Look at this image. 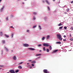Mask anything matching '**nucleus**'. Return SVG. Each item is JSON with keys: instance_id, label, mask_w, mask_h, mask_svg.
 I'll return each mask as SVG.
<instances>
[{"instance_id": "1", "label": "nucleus", "mask_w": 73, "mask_h": 73, "mask_svg": "<svg viewBox=\"0 0 73 73\" xmlns=\"http://www.w3.org/2000/svg\"><path fill=\"white\" fill-rule=\"evenodd\" d=\"M57 38H59V40H62V38H61V35L57 34Z\"/></svg>"}, {"instance_id": "2", "label": "nucleus", "mask_w": 73, "mask_h": 73, "mask_svg": "<svg viewBox=\"0 0 73 73\" xmlns=\"http://www.w3.org/2000/svg\"><path fill=\"white\" fill-rule=\"evenodd\" d=\"M4 8V6H3V7L0 9V12L1 13L3 12V9Z\"/></svg>"}, {"instance_id": "3", "label": "nucleus", "mask_w": 73, "mask_h": 73, "mask_svg": "<svg viewBox=\"0 0 73 73\" xmlns=\"http://www.w3.org/2000/svg\"><path fill=\"white\" fill-rule=\"evenodd\" d=\"M43 45L44 46H46V47H47V46H49V44H48L46 43H43Z\"/></svg>"}, {"instance_id": "4", "label": "nucleus", "mask_w": 73, "mask_h": 73, "mask_svg": "<svg viewBox=\"0 0 73 73\" xmlns=\"http://www.w3.org/2000/svg\"><path fill=\"white\" fill-rule=\"evenodd\" d=\"M43 71L44 73H49V72L48 71V70H46V69L44 70Z\"/></svg>"}, {"instance_id": "5", "label": "nucleus", "mask_w": 73, "mask_h": 73, "mask_svg": "<svg viewBox=\"0 0 73 73\" xmlns=\"http://www.w3.org/2000/svg\"><path fill=\"white\" fill-rule=\"evenodd\" d=\"M23 46L25 47H28L29 46V44H23Z\"/></svg>"}, {"instance_id": "6", "label": "nucleus", "mask_w": 73, "mask_h": 73, "mask_svg": "<svg viewBox=\"0 0 73 73\" xmlns=\"http://www.w3.org/2000/svg\"><path fill=\"white\" fill-rule=\"evenodd\" d=\"M9 72L11 73H15V72L14 70H11L9 71Z\"/></svg>"}, {"instance_id": "7", "label": "nucleus", "mask_w": 73, "mask_h": 73, "mask_svg": "<svg viewBox=\"0 0 73 73\" xmlns=\"http://www.w3.org/2000/svg\"><path fill=\"white\" fill-rule=\"evenodd\" d=\"M28 49H29V50H35V48H28Z\"/></svg>"}, {"instance_id": "8", "label": "nucleus", "mask_w": 73, "mask_h": 73, "mask_svg": "<svg viewBox=\"0 0 73 73\" xmlns=\"http://www.w3.org/2000/svg\"><path fill=\"white\" fill-rule=\"evenodd\" d=\"M45 2H46V3L48 4V5H49V4H50V3H49V1H48V0H45Z\"/></svg>"}, {"instance_id": "9", "label": "nucleus", "mask_w": 73, "mask_h": 73, "mask_svg": "<svg viewBox=\"0 0 73 73\" xmlns=\"http://www.w3.org/2000/svg\"><path fill=\"white\" fill-rule=\"evenodd\" d=\"M58 51V50H56L54 51H53V52L52 53V54H53V53H56V52H57Z\"/></svg>"}, {"instance_id": "10", "label": "nucleus", "mask_w": 73, "mask_h": 73, "mask_svg": "<svg viewBox=\"0 0 73 73\" xmlns=\"http://www.w3.org/2000/svg\"><path fill=\"white\" fill-rule=\"evenodd\" d=\"M49 37H50V36L49 35H48L46 36V39L47 40H48L49 38Z\"/></svg>"}, {"instance_id": "11", "label": "nucleus", "mask_w": 73, "mask_h": 73, "mask_svg": "<svg viewBox=\"0 0 73 73\" xmlns=\"http://www.w3.org/2000/svg\"><path fill=\"white\" fill-rule=\"evenodd\" d=\"M13 60H16L17 58H16V56H13Z\"/></svg>"}, {"instance_id": "12", "label": "nucleus", "mask_w": 73, "mask_h": 73, "mask_svg": "<svg viewBox=\"0 0 73 73\" xmlns=\"http://www.w3.org/2000/svg\"><path fill=\"white\" fill-rule=\"evenodd\" d=\"M4 35L6 37H7V38H8L9 37V36L7 34H5Z\"/></svg>"}, {"instance_id": "13", "label": "nucleus", "mask_w": 73, "mask_h": 73, "mask_svg": "<svg viewBox=\"0 0 73 73\" xmlns=\"http://www.w3.org/2000/svg\"><path fill=\"white\" fill-rule=\"evenodd\" d=\"M49 47L50 50H52V46L50 45H49Z\"/></svg>"}, {"instance_id": "14", "label": "nucleus", "mask_w": 73, "mask_h": 73, "mask_svg": "<svg viewBox=\"0 0 73 73\" xmlns=\"http://www.w3.org/2000/svg\"><path fill=\"white\" fill-rule=\"evenodd\" d=\"M5 48L6 51H8V50H8V48H7V47H5Z\"/></svg>"}, {"instance_id": "15", "label": "nucleus", "mask_w": 73, "mask_h": 73, "mask_svg": "<svg viewBox=\"0 0 73 73\" xmlns=\"http://www.w3.org/2000/svg\"><path fill=\"white\" fill-rule=\"evenodd\" d=\"M18 68L19 69H22V67H21V66H18Z\"/></svg>"}, {"instance_id": "16", "label": "nucleus", "mask_w": 73, "mask_h": 73, "mask_svg": "<svg viewBox=\"0 0 73 73\" xmlns=\"http://www.w3.org/2000/svg\"><path fill=\"white\" fill-rule=\"evenodd\" d=\"M56 44H61V42H56Z\"/></svg>"}, {"instance_id": "17", "label": "nucleus", "mask_w": 73, "mask_h": 73, "mask_svg": "<svg viewBox=\"0 0 73 73\" xmlns=\"http://www.w3.org/2000/svg\"><path fill=\"white\" fill-rule=\"evenodd\" d=\"M0 35L1 36H3V33L2 32H0Z\"/></svg>"}, {"instance_id": "18", "label": "nucleus", "mask_w": 73, "mask_h": 73, "mask_svg": "<svg viewBox=\"0 0 73 73\" xmlns=\"http://www.w3.org/2000/svg\"><path fill=\"white\" fill-rule=\"evenodd\" d=\"M37 27V25H35L34 26H33V28H35Z\"/></svg>"}, {"instance_id": "19", "label": "nucleus", "mask_w": 73, "mask_h": 73, "mask_svg": "<svg viewBox=\"0 0 73 73\" xmlns=\"http://www.w3.org/2000/svg\"><path fill=\"white\" fill-rule=\"evenodd\" d=\"M47 9L48 11H50V8H49V6H47Z\"/></svg>"}, {"instance_id": "20", "label": "nucleus", "mask_w": 73, "mask_h": 73, "mask_svg": "<svg viewBox=\"0 0 73 73\" xmlns=\"http://www.w3.org/2000/svg\"><path fill=\"white\" fill-rule=\"evenodd\" d=\"M41 54H36V56H41Z\"/></svg>"}, {"instance_id": "21", "label": "nucleus", "mask_w": 73, "mask_h": 73, "mask_svg": "<svg viewBox=\"0 0 73 73\" xmlns=\"http://www.w3.org/2000/svg\"><path fill=\"white\" fill-rule=\"evenodd\" d=\"M63 28V26H62L59 27V29H62Z\"/></svg>"}, {"instance_id": "22", "label": "nucleus", "mask_w": 73, "mask_h": 73, "mask_svg": "<svg viewBox=\"0 0 73 73\" xmlns=\"http://www.w3.org/2000/svg\"><path fill=\"white\" fill-rule=\"evenodd\" d=\"M43 50L44 51H45L46 50L45 49V47H44L43 48Z\"/></svg>"}, {"instance_id": "23", "label": "nucleus", "mask_w": 73, "mask_h": 73, "mask_svg": "<svg viewBox=\"0 0 73 73\" xmlns=\"http://www.w3.org/2000/svg\"><path fill=\"white\" fill-rule=\"evenodd\" d=\"M42 40H44L45 39V37H43L41 38Z\"/></svg>"}, {"instance_id": "24", "label": "nucleus", "mask_w": 73, "mask_h": 73, "mask_svg": "<svg viewBox=\"0 0 73 73\" xmlns=\"http://www.w3.org/2000/svg\"><path fill=\"white\" fill-rule=\"evenodd\" d=\"M38 27L40 30L41 29V26L40 25H38Z\"/></svg>"}, {"instance_id": "25", "label": "nucleus", "mask_w": 73, "mask_h": 73, "mask_svg": "<svg viewBox=\"0 0 73 73\" xmlns=\"http://www.w3.org/2000/svg\"><path fill=\"white\" fill-rule=\"evenodd\" d=\"M31 62L33 64H35V63H36V61H34L33 62Z\"/></svg>"}, {"instance_id": "26", "label": "nucleus", "mask_w": 73, "mask_h": 73, "mask_svg": "<svg viewBox=\"0 0 73 73\" xmlns=\"http://www.w3.org/2000/svg\"><path fill=\"white\" fill-rule=\"evenodd\" d=\"M33 15H37V13L36 12H34L33 13Z\"/></svg>"}, {"instance_id": "27", "label": "nucleus", "mask_w": 73, "mask_h": 73, "mask_svg": "<svg viewBox=\"0 0 73 73\" xmlns=\"http://www.w3.org/2000/svg\"><path fill=\"white\" fill-rule=\"evenodd\" d=\"M46 51L47 52H49V50L48 49H47L46 50Z\"/></svg>"}, {"instance_id": "28", "label": "nucleus", "mask_w": 73, "mask_h": 73, "mask_svg": "<svg viewBox=\"0 0 73 73\" xmlns=\"http://www.w3.org/2000/svg\"><path fill=\"white\" fill-rule=\"evenodd\" d=\"M19 72V70H17L15 71V73H17Z\"/></svg>"}, {"instance_id": "29", "label": "nucleus", "mask_w": 73, "mask_h": 73, "mask_svg": "<svg viewBox=\"0 0 73 73\" xmlns=\"http://www.w3.org/2000/svg\"><path fill=\"white\" fill-rule=\"evenodd\" d=\"M23 62H21L20 63H19V65H21V64H22Z\"/></svg>"}, {"instance_id": "30", "label": "nucleus", "mask_w": 73, "mask_h": 73, "mask_svg": "<svg viewBox=\"0 0 73 73\" xmlns=\"http://www.w3.org/2000/svg\"><path fill=\"white\" fill-rule=\"evenodd\" d=\"M6 21H7L8 20V17H7L6 19Z\"/></svg>"}, {"instance_id": "31", "label": "nucleus", "mask_w": 73, "mask_h": 73, "mask_svg": "<svg viewBox=\"0 0 73 73\" xmlns=\"http://www.w3.org/2000/svg\"><path fill=\"white\" fill-rule=\"evenodd\" d=\"M70 10V9H66V11L67 12H68Z\"/></svg>"}, {"instance_id": "32", "label": "nucleus", "mask_w": 73, "mask_h": 73, "mask_svg": "<svg viewBox=\"0 0 73 73\" xmlns=\"http://www.w3.org/2000/svg\"><path fill=\"white\" fill-rule=\"evenodd\" d=\"M2 43H3V44H5V40H3L2 41Z\"/></svg>"}, {"instance_id": "33", "label": "nucleus", "mask_w": 73, "mask_h": 73, "mask_svg": "<svg viewBox=\"0 0 73 73\" xmlns=\"http://www.w3.org/2000/svg\"><path fill=\"white\" fill-rule=\"evenodd\" d=\"M40 58V57H38L36 59V60H38Z\"/></svg>"}, {"instance_id": "34", "label": "nucleus", "mask_w": 73, "mask_h": 73, "mask_svg": "<svg viewBox=\"0 0 73 73\" xmlns=\"http://www.w3.org/2000/svg\"><path fill=\"white\" fill-rule=\"evenodd\" d=\"M61 25H62L61 23H59L58 25V26H61Z\"/></svg>"}, {"instance_id": "35", "label": "nucleus", "mask_w": 73, "mask_h": 73, "mask_svg": "<svg viewBox=\"0 0 73 73\" xmlns=\"http://www.w3.org/2000/svg\"><path fill=\"white\" fill-rule=\"evenodd\" d=\"M64 29H67V27H64Z\"/></svg>"}, {"instance_id": "36", "label": "nucleus", "mask_w": 73, "mask_h": 73, "mask_svg": "<svg viewBox=\"0 0 73 73\" xmlns=\"http://www.w3.org/2000/svg\"><path fill=\"white\" fill-rule=\"evenodd\" d=\"M42 45L41 44H38V46L39 47V46H41Z\"/></svg>"}, {"instance_id": "37", "label": "nucleus", "mask_w": 73, "mask_h": 73, "mask_svg": "<svg viewBox=\"0 0 73 73\" xmlns=\"http://www.w3.org/2000/svg\"><path fill=\"white\" fill-rule=\"evenodd\" d=\"M70 40H71V41H73V38H71L70 39Z\"/></svg>"}, {"instance_id": "38", "label": "nucleus", "mask_w": 73, "mask_h": 73, "mask_svg": "<svg viewBox=\"0 0 73 73\" xmlns=\"http://www.w3.org/2000/svg\"><path fill=\"white\" fill-rule=\"evenodd\" d=\"M11 38L13 37V34H12V35H11Z\"/></svg>"}, {"instance_id": "39", "label": "nucleus", "mask_w": 73, "mask_h": 73, "mask_svg": "<svg viewBox=\"0 0 73 73\" xmlns=\"http://www.w3.org/2000/svg\"><path fill=\"white\" fill-rule=\"evenodd\" d=\"M33 19L34 20H35L36 19V18L34 17L33 18Z\"/></svg>"}, {"instance_id": "40", "label": "nucleus", "mask_w": 73, "mask_h": 73, "mask_svg": "<svg viewBox=\"0 0 73 73\" xmlns=\"http://www.w3.org/2000/svg\"><path fill=\"white\" fill-rule=\"evenodd\" d=\"M31 65H32V66H34V64H31Z\"/></svg>"}, {"instance_id": "41", "label": "nucleus", "mask_w": 73, "mask_h": 73, "mask_svg": "<svg viewBox=\"0 0 73 73\" xmlns=\"http://www.w3.org/2000/svg\"><path fill=\"white\" fill-rule=\"evenodd\" d=\"M29 68L30 69H32V66H30L29 67Z\"/></svg>"}, {"instance_id": "42", "label": "nucleus", "mask_w": 73, "mask_h": 73, "mask_svg": "<svg viewBox=\"0 0 73 73\" xmlns=\"http://www.w3.org/2000/svg\"><path fill=\"white\" fill-rule=\"evenodd\" d=\"M29 30L28 29L27 30V32H29Z\"/></svg>"}, {"instance_id": "43", "label": "nucleus", "mask_w": 73, "mask_h": 73, "mask_svg": "<svg viewBox=\"0 0 73 73\" xmlns=\"http://www.w3.org/2000/svg\"><path fill=\"white\" fill-rule=\"evenodd\" d=\"M71 29H72V30H73V27H71Z\"/></svg>"}, {"instance_id": "44", "label": "nucleus", "mask_w": 73, "mask_h": 73, "mask_svg": "<svg viewBox=\"0 0 73 73\" xmlns=\"http://www.w3.org/2000/svg\"><path fill=\"white\" fill-rule=\"evenodd\" d=\"M10 28H12L13 29H14V28L13 27V26H11Z\"/></svg>"}, {"instance_id": "45", "label": "nucleus", "mask_w": 73, "mask_h": 73, "mask_svg": "<svg viewBox=\"0 0 73 73\" xmlns=\"http://www.w3.org/2000/svg\"><path fill=\"white\" fill-rule=\"evenodd\" d=\"M66 51H67L66 49L64 50V52H66Z\"/></svg>"}, {"instance_id": "46", "label": "nucleus", "mask_w": 73, "mask_h": 73, "mask_svg": "<svg viewBox=\"0 0 73 73\" xmlns=\"http://www.w3.org/2000/svg\"><path fill=\"white\" fill-rule=\"evenodd\" d=\"M70 37H72V35H71V34H70Z\"/></svg>"}, {"instance_id": "47", "label": "nucleus", "mask_w": 73, "mask_h": 73, "mask_svg": "<svg viewBox=\"0 0 73 73\" xmlns=\"http://www.w3.org/2000/svg\"><path fill=\"white\" fill-rule=\"evenodd\" d=\"M70 3H73V0L71 1L70 2Z\"/></svg>"}, {"instance_id": "48", "label": "nucleus", "mask_w": 73, "mask_h": 73, "mask_svg": "<svg viewBox=\"0 0 73 73\" xmlns=\"http://www.w3.org/2000/svg\"><path fill=\"white\" fill-rule=\"evenodd\" d=\"M0 67H3V66L1 65H0Z\"/></svg>"}, {"instance_id": "49", "label": "nucleus", "mask_w": 73, "mask_h": 73, "mask_svg": "<svg viewBox=\"0 0 73 73\" xmlns=\"http://www.w3.org/2000/svg\"><path fill=\"white\" fill-rule=\"evenodd\" d=\"M28 61H29V62H31V60H28Z\"/></svg>"}, {"instance_id": "50", "label": "nucleus", "mask_w": 73, "mask_h": 73, "mask_svg": "<svg viewBox=\"0 0 73 73\" xmlns=\"http://www.w3.org/2000/svg\"><path fill=\"white\" fill-rule=\"evenodd\" d=\"M1 52H2L1 54H3V50H2V51H1Z\"/></svg>"}, {"instance_id": "51", "label": "nucleus", "mask_w": 73, "mask_h": 73, "mask_svg": "<svg viewBox=\"0 0 73 73\" xmlns=\"http://www.w3.org/2000/svg\"><path fill=\"white\" fill-rule=\"evenodd\" d=\"M41 51H42V50H39V52H41Z\"/></svg>"}, {"instance_id": "52", "label": "nucleus", "mask_w": 73, "mask_h": 73, "mask_svg": "<svg viewBox=\"0 0 73 73\" xmlns=\"http://www.w3.org/2000/svg\"><path fill=\"white\" fill-rule=\"evenodd\" d=\"M22 4H24V2H22Z\"/></svg>"}, {"instance_id": "53", "label": "nucleus", "mask_w": 73, "mask_h": 73, "mask_svg": "<svg viewBox=\"0 0 73 73\" xmlns=\"http://www.w3.org/2000/svg\"><path fill=\"white\" fill-rule=\"evenodd\" d=\"M64 41H66V39H64Z\"/></svg>"}, {"instance_id": "54", "label": "nucleus", "mask_w": 73, "mask_h": 73, "mask_svg": "<svg viewBox=\"0 0 73 73\" xmlns=\"http://www.w3.org/2000/svg\"><path fill=\"white\" fill-rule=\"evenodd\" d=\"M64 37H66V36L65 35H64Z\"/></svg>"}, {"instance_id": "55", "label": "nucleus", "mask_w": 73, "mask_h": 73, "mask_svg": "<svg viewBox=\"0 0 73 73\" xmlns=\"http://www.w3.org/2000/svg\"><path fill=\"white\" fill-rule=\"evenodd\" d=\"M65 14H66V13H67L66 12H65Z\"/></svg>"}, {"instance_id": "56", "label": "nucleus", "mask_w": 73, "mask_h": 73, "mask_svg": "<svg viewBox=\"0 0 73 73\" xmlns=\"http://www.w3.org/2000/svg\"><path fill=\"white\" fill-rule=\"evenodd\" d=\"M2 0H0V2L1 1H2Z\"/></svg>"}, {"instance_id": "57", "label": "nucleus", "mask_w": 73, "mask_h": 73, "mask_svg": "<svg viewBox=\"0 0 73 73\" xmlns=\"http://www.w3.org/2000/svg\"><path fill=\"white\" fill-rule=\"evenodd\" d=\"M27 65H28V64H29V63H27Z\"/></svg>"}, {"instance_id": "58", "label": "nucleus", "mask_w": 73, "mask_h": 73, "mask_svg": "<svg viewBox=\"0 0 73 73\" xmlns=\"http://www.w3.org/2000/svg\"><path fill=\"white\" fill-rule=\"evenodd\" d=\"M53 1H55V0H52Z\"/></svg>"}, {"instance_id": "59", "label": "nucleus", "mask_w": 73, "mask_h": 73, "mask_svg": "<svg viewBox=\"0 0 73 73\" xmlns=\"http://www.w3.org/2000/svg\"><path fill=\"white\" fill-rule=\"evenodd\" d=\"M12 52H13V50H11V51Z\"/></svg>"}, {"instance_id": "60", "label": "nucleus", "mask_w": 73, "mask_h": 73, "mask_svg": "<svg viewBox=\"0 0 73 73\" xmlns=\"http://www.w3.org/2000/svg\"><path fill=\"white\" fill-rule=\"evenodd\" d=\"M43 3H44V1H43Z\"/></svg>"}, {"instance_id": "61", "label": "nucleus", "mask_w": 73, "mask_h": 73, "mask_svg": "<svg viewBox=\"0 0 73 73\" xmlns=\"http://www.w3.org/2000/svg\"><path fill=\"white\" fill-rule=\"evenodd\" d=\"M20 0H18V1H20Z\"/></svg>"}, {"instance_id": "62", "label": "nucleus", "mask_w": 73, "mask_h": 73, "mask_svg": "<svg viewBox=\"0 0 73 73\" xmlns=\"http://www.w3.org/2000/svg\"><path fill=\"white\" fill-rule=\"evenodd\" d=\"M25 1H27V0H24Z\"/></svg>"}, {"instance_id": "63", "label": "nucleus", "mask_w": 73, "mask_h": 73, "mask_svg": "<svg viewBox=\"0 0 73 73\" xmlns=\"http://www.w3.org/2000/svg\"><path fill=\"white\" fill-rule=\"evenodd\" d=\"M59 3H60V2H59Z\"/></svg>"}, {"instance_id": "64", "label": "nucleus", "mask_w": 73, "mask_h": 73, "mask_svg": "<svg viewBox=\"0 0 73 73\" xmlns=\"http://www.w3.org/2000/svg\"><path fill=\"white\" fill-rule=\"evenodd\" d=\"M11 16H12V17H13V16L11 15Z\"/></svg>"}]
</instances>
